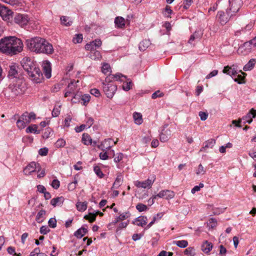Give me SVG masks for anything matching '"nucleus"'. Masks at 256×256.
<instances>
[{
	"mask_svg": "<svg viewBox=\"0 0 256 256\" xmlns=\"http://www.w3.org/2000/svg\"><path fill=\"white\" fill-rule=\"evenodd\" d=\"M23 43L16 36H6L0 40V52L6 54L14 55L21 52Z\"/></svg>",
	"mask_w": 256,
	"mask_h": 256,
	"instance_id": "f257e3e1",
	"label": "nucleus"
},
{
	"mask_svg": "<svg viewBox=\"0 0 256 256\" xmlns=\"http://www.w3.org/2000/svg\"><path fill=\"white\" fill-rule=\"evenodd\" d=\"M26 89V84L22 79H14L3 92L6 97L10 99L23 94Z\"/></svg>",
	"mask_w": 256,
	"mask_h": 256,
	"instance_id": "f03ea898",
	"label": "nucleus"
},
{
	"mask_svg": "<svg viewBox=\"0 0 256 256\" xmlns=\"http://www.w3.org/2000/svg\"><path fill=\"white\" fill-rule=\"evenodd\" d=\"M42 38L34 37L26 40L28 48L32 52L40 54V44H42Z\"/></svg>",
	"mask_w": 256,
	"mask_h": 256,
	"instance_id": "7ed1b4c3",
	"label": "nucleus"
},
{
	"mask_svg": "<svg viewBox=\"0 0 256 256\" xmlns=\"http://www.w3.org/2000/svg\"><path fill=\"white\" fill-rule=\"evenodd\" d=\"M32 81L35 83H40L44 80V76L42 72L39 68L35 66L30 72L28 74Z\"/></svg>",
	"mask_w": 256,
	"mask_h": 256,
	"instance_id": "20e7f679",
	"label": "nucleus"
},
{
	"mask_svg": "<svg viewBox=\"0 0 256 256\" xmlns=\"http://www.w3.org/2000/svg\"><path fill=\"white\" fill-rule=\"evenodd\" d=\"M230 8L226 10L228 16H232L236 13L240 8V0H228Z\"/></svg>",
	"mask_w": 256,
	"mask_h": 256,
	"instance_id": "39448f33",
	"label": "nucleus"
},
{
	"mask_svg": "<svg viewBox=\"0 0 256 256\" xmlns=\"http://www.w3.org/2000/svg\"><path fill=\"white\" fill-rule=\"evenodd\" d=\"M103 90L108 98H113L116 90L117 86L113 84H105L102 82Z\"/></svg>",
	"mask_w": 256,
	"mask_h": 256,
	"instance_id": "423d86ee",
	"label": "nucleus"
},
{
	"mask_svg": "<svg viewBox=\"0 0 256 256\" xmlns=\"http://www.w3.org/2000/svg\"><path fill=\"white\" fill-rule=\"evenodd\" d=\"M13 12L7 7L0 4V16L7 22H10L13 17Z\"/></svg>",
	"mask_w": 256,
	"mask_h": 256,
	"instance_id": "0eeeda50",
	"label": "nucleus"
},
{
	"mask_svg": "<svg viewBox=\"0 0 256 256\" xmlns=\"http://www.w3.org/2000/svg\"><path fill=\"white\" fill-rule=\"evenodd\" d=\"M253 44L254 42L252 39L245 42L242 45L239 47L238 50V53L244 56L248 54L252 51Z\"/></svg>",
	"mask_w": 256,
	"mask_h": 256,
	"instance_id": "6e6552de",
	"label": "nucleus"
},
{
	"mask_svg": "<svg viewBox=\"0 0 256 256\" xmlns=\"http://www.w3.org/2000/svg\"><path fill=\"white\" fill-rule=\"evenodd\" d=\"M41 170L40 165L36 162H30L24 170V174L26 175H30L34 172H39Z\"/></svg>",
	"mask_w": 256,
	"mask_h": 256,
	"instance_id": "1a4fd4ad",
	"label": "nucleus"
},
{
	"mask_svg": "<svg viewBox=\"0 0 256 256\" xmlns=\"http://www.w3.org/2000/svg\"><path fill=\"white\" fill-rule=\"evenodd\" d=\"M40 44V53L46 54H52L54 52V48L52 45L48 42L46 40L42 38Z\"/></svg>",
	"mask_w": 256,
	"mask_h": 256,
	"instance_id": "9d476101",
	"label": "nucleus"
},
{
	"mask_svg": "<svg viewBox=\"0 0 256 256\" xmlns=\"http://www.w3.org/2000/svg\"><path fill=\"white\" fill-rule=\"evenodd\" d=\"M29 20L30 18L26 14H17L14 16V22L18 24L21 26L26 25L28 24Z\"/></svg>",
	"mask_w": 256,
	"mask_h": 256,
	"instance_id": "9b49d317",
	"label": "nucleus"
},
{
	"mask_svg": "<svg viewBox=\"0 0 256 256\" xmlns=\"http://www.w3.org/2000/svg\"><path fill=\"white\" fill-rule=\"evenodd\" d=\"M21 64L28 74L36 66L33 61L28 58H24L21 62Z\"/></svg>",
	"mask_w": 256,
	"mask_h": 256,
	"instance_id": "f8f14e48",
	"label": "nucleus"
},
{
	"mask_svg": "<svg viewBox=\"0 0 256 256\" xmlns=\"http://www.w3.org/2000/svg\"><path fill=\"white\" fill-rule=\"evenodd\" d=\"M174 196V193L173 191L170 190H162L156 195L153 196V199H156V197L160 198H165L167 200L172 199Z\"/></svg>",
	"mask_w": 256,
	"mask_h": 256,
	"instance_id": "ddd939ff",
	"label": "nucleus"
},
{
	"mask_svg": "<svg viewBox=\"0 0 256 256\" xmlns=\"http://www.w3.org/2000/svg\"><path fill=\"white\" fill-rule=\"evenodd\" d=\"M102 44V42L100 39H96L86 44L85 46V48L90 52L96 50V48H100Z\"/></svg>",
	"mask_w": 256,
	"mask_h": 256,
	"instance_id": "4468645a",
	"label": "nucleus"
},
{
	"mask_svg": "<svg viewBox=\"0 0 256 256\" xmlns=\"http://www.w3.org/2000/svg\"><path fill=\"white\" fill-rule=\"evenodd\" d=\"M78 80L76 82L74 80H72L70 82L66 89V92L64 94V97H68V96H72L75 94V90H76V84L78 82Z\"/></svg>",
	"mask_w": 256,
	"mask_h": 256,
	"instance_id": "2eb2a0df",
	"label": "nucleus"
},
{
	"mask_svg": "<svg viewBox=\"0 0 256 256\" xmlns=\"http://www.w3.org/2000/svg\"><path fill=\"white\" fill-rule=\"evenodd\" d=\"M42 69L46 77L47 78H50L52 76L50 63L48 61L44 62L42 64Z\"/></svg>",
	"mask_w": 256,
	"mask_h": 256,
	"instance_id": "dca6fc26",
	"label": "nucleus"
},
{
	"mask_svg": "<svg viewBox=\"0 0 256 256\" xmlns=\"http://www.w3.org/2000/svg\"><path fill=\"white\" fill-rule=\"evenodd\" d=\"M256 116V111L252 108L246 116H243L241 119L244 120V124H251L252 122V118H255Z\"/></svg>",
	"mask_w": 256,
	"mask_h": 256,
	"instance_id": "f3484780",
	"label": "nucleus"
},
{
	"mask_svg": "<svg viewBox=\"0 0 256 256\" xmlns=\"http://www.w3.org/2000/svg\"><path fill=\"white\" fill-rule=\"evenodd\" d=\"M171 130L170 129L164 128L160 136V140L162 142H167L170 137Z\"/></svg>",
	"mask_w": 256,
	"mask_h": 256,
	"instance_id": "a211bd4d",
	"label": "nucleus"
},
{
	"mask_svg": "<svg viewBox=\"0 0 256 256\" xmlns=\"http://www.w3.org/2000/svg\"><path fill=\"white\" fill-rule=\"evenodd\" d=\"M217 18L219 20L220 22L222 24H225L229 20L230 18L232 16L225 14L224 12L222 11H220L218 12Z\"/></svg>",
	"mask_w": 256,
	"mask_h": 256,
	"instance_id": "6ab92c4d",
	"label": "nucleus"
},
{
	"mask_svg": "<svg viewBox=\"0 0 256 256\" xmlns=\"http://www.w3.org/2000/svg\"><path fill=\"white\" fill-rule=\"evenodd\" d=\"M113 140L111 138L104 140L100 145L98 146V148L101 149L102 151H105L106 150H110L111 147V143Z\"/></svg>",
	"mask_w": 256,
	"mask_h": 256,
	"instance_id": "aec40b11",
	"label": "nucleus"
},
{
	"mask_svg": "<svg viewBox=\"0 0 256 256\" xmlns=\"http://www.w3.org/2000/svg\"><path fill=\"white\" fill-rule=\"evenodd\" d=\"M154 180H150L148 179L146 180L143 182L136 181V186L138 188H146L148 187H150L154 182Z\"/></svg>",
	"mask_w": 256,
	"mask_h": 256,
	"instance_id": "412c9836",
	"label": "nucleus"
},
{
	"mask_svg": "<svg viewBox=\"0 0 256 256\" xmlns=\"http://www.w3.org/2000/svg\"><path fill=\"white\" fill-rule=\"evenodd\" d=\"M82 142L86 145L92 144L93 143V146H96V142L94 141L92 142V139L90 136L88 134L84 133L82 134Z\"/></svg>",
	"mask_w": 256,
	"mask_h": 256,
	"instance_id": "4be33fe9",
	"label": "nucleus"
},
{
	"mask_svg": "<svg viewBox=\"0 0 256 256\" xmlns=\"http://www.w3.org/2000/svg\"><path fill=\"white\" fill-rule=\"evenodd\" d=\"M147 218L145 216H140L136 218L134 221L133 222V224H136L138 226L143 227L146 225L147 222Z\"/></svg>",
	"mask_w": 256,
	"mask_h": 256,
	"instance_id": "5701e85b",
	"label": "nucleus"
},
{
	"mask_svg": "<svg viewBox=\"0 0 256 256\" xmlns=\"http://www.w3.org/2000/svg\"><path fill=\"white\" fill-rule=\"evenodd\" d=\"M216 144V140L210 138L204 143V146L201 148L200 152H204L206 148H212Z\"/></svg>",
	"mask_w": 256,
	"mask_h": 256,
	"instance_id": "b1692460",
	"label": "nucleus"
},
{
	"mask_svg": "<svg viewBox=\"0 0 256 256\" xmlns=\"http://www.w3.org/2000/svg\"><path fill=\"white\" fill-rule=\"evenodd\" d=\"M64 200V198L63 196L57 197L52 198L50 201V204L54 207L56 206H61Z\"/></svg>",
	"mask_w": 256,
	"mask_h": 256,
	"instance_id": "393cba45",
	"label": "nucleus"
},
{
	"mask_svg": "<svg viewBox=\"0 0 256 256\" xmlns=\"http://www.w3.org/2000/svg\"><path fill=\"white\" fill-rule=\"evenodd\" d=\"M114 24L118 28H124L125 26V20L122 16H117L115 18Z\"/></svg>",
	"mask_w": 256,
	"mask_h": 256,
	"instance_id": "a878e982",
	"label": "nucleus"
},
{
	"mask_svg": "<svg viewBox=\"0 0 256 256\" xmlns=\"http://www.w3.org/2000/svg\"><path fill=\"white\" fill-rule=\"evenodd\" d=\"M123 182V177L121 174H120L117 176L116 179L115 180L113 184L112 189L113 188H118L122 184Z\"/></svg>",
	"mask_w": 256,
	"mask_h": 256,
	"instance_id": "bb28decb",
	"label": "nucleus"
},
{
	"mask_svg": "<svg viewBox=\"0 0 256 256\" xmlns=\"http://www.w3.org/2000/svg\"><path fill=\"white\" fill-rule=\"evenodd\" d=\"M18 74V70L16 69V66L14 65L10 66L8 74V76L9 78H12L14 80V79H16V78Z\"/></svg>",
	"mask_w": 256,
	"mask_h": 256,
	"instance_id": "cd10ccee",
	"label": "nucleus"
},
{
	"mask_svg": "<svg viewBox=\"0 0 256 256\" xmlns=\"http://www.w3.org/2000/svg\"><path fill=\"white\" fill-rule=\"evenodd\" d=\"M88 232V230L86 228L82 227L74 232V236L78 238H81Z\"/></svg>",
	"mask_w": 256,
	"mask_h": 256,
	"instance_id": "c85d7f7f",
	"label": "nucleus"
},
{
	"mask_svg": "<svg viewBox=\"0 0 256 256\" xmlns=\"http://www.w3.org/2000/svg\"><path fill=\"white\" fill-rule=\"evenodd\" d=\"M213 245L211 242L206 240L202 246V250L206 254H208L212 250Z\"/></svg>",
	"mask_w": 256,
	"mask_h": 256,
	"instance_id": "c756f323",
	"label": "nucleus"
},
{
	"mask_svg": "<svg viewBox=\"0 0 256 256\" xmlns=\"http://www.w3.org/2000/svg\"><path fill=\"white\" fill-rule=\"evenodd\" d=\"M223 72L232 76V78L238 74L237 72L234 68L232 69L231 67L228 66L224 67Z\"/></svg>",
	"mask_w": 256,
	"mask_h": 256,
	"instance_id": "7c9ffc66",
	"label": "nucleus"
},
{
	"mask_svg": "<svg viewBox=\"0 0 256 256\" xmlns=\"http://www.w3.org/2000/svg\"><path fill=\"white\" fill-rule=\"evenodd\" d=\"M46 212L44 210H40L36 216V220L38 223H42L44 222L45 218Z\"/></svg>",
	"mask_w": 256,
	"mask_h": 256,
	"instance_id": "2f4dec72",
	"label": "nucleus"
},
{
	"mask_svg": "<svg viewBox=\"0 0 256 256\" xmlns=\"http://www.w3.org/2000/svg\"><path fill=\"white\" fill-rule=\"evenodd\" d=\"M89 57L93 60H99L102 58V55L99 51L94 50L90 52L89 54Z\"/></svg>",
	"mask_w": 256,
	"mask_h": 256,
	"instance_id": "473e14b6",
	"label": "nucleus"
},
{
	"mask_svg": "<svg viewBox=\"0 0 256 256\" xmlns=\"http://www.w3.org/2000/svg\"><path fill=\"white\" fill-rule=\"evenodd\" d=\"M38 126L36 124H32L28 126L26 130V133H34L38 134L40 132V130H38Z\"/></svg>",
	"mask_w": 256,
	"mask_h": 256,
	"instance_id": "72a5a7b5",
	"label": "nucleus"
},
{
	"mask_svg": "<svg viewBox=\"0 0 256 256\" xmlns=\"http://www.w3.org/2000/svg\"><path fill=\"white\" fill-rule=\"evenodd\" d=\"M256 62L255 59H250L248 62L244 66L243 70L244 71H248L252 70L256 64Z\"/></svg>",
	"mask_w": 256,
	"mask_h": 256,
	"instance_id": "f704fd0d",
	"label": "nucleus"
},
{
	"mask_svg": "<svg viewBox=\"0 0 256 256\" xmlns=\"http://www.w3.org/2000/svg\"><path fill=\"white\" fill-rule=\"evenodd\" d=\"M150 44V41L148 40H144L142 41L139 44V50L140 51L145 50Z\"/></svg>",
	"mask_w": 256,
	"mask_h": 256,
	"instance_id": "c9c22d12",
	"label": "nucleus"
},
{
	"mask_svg": "<svg viewBox=\"0 0 256 256\" xmlns=\"http://www.w3.org/2000/svg\"><path fill=\"white\" fill-rule=\"evenodd\" d=\"M87 204H88V202H78L76 204V207L78 210L79 212H84V210H86Z\"/></svg>",
	"mask_w": 256,
	"mask_h": 256,
	"instance_id": "e433bc0d",
	"label": "nucleus"
},
{
	"mask_svg": "<svg viewBox=\"0 0 256 256\" xmlns=\"http://www.w3.org/2000/svg\"><path fill=\"white\" fill-rule=\"evenodd\" d=\"M133 117L135 123L137 124H140L142 122V115L140 113L135 112L133 114Z\"/></svg>",
	"mask_w": 256,
	"mask_h": 256,
	"instance_id": "4c0bfd02",
	"label": "nucleus"
},
{
	"mask_svg": "<svg viewBox=\"0 0 256 256\" xmlns=\"http://www.w3.org/2000/svg\"><path fill=\"white\" fill-rule=\"evenodd\" d=\"M90 96L88 94H85L80 96V102L83 105L86 106L90 102Z\"/></svg>",
	"mask_w": 256,
	"mask_h": 256,
	"instance_id": "58836bf2",
	"label": "nucleus"
},
{
	"mask_svg": "<svg viewBox=\"0 0 256 256\" xmlns=\"http://www.w3.org/2000/svg\"><path fill=\"white\" fill-rule=\"evenodd\" d=\"M174 244L181 248H185L188 245V242L186 240L174 241Z\"/></svg>",
	"mask_w": 256,
	"mask_h": 256,
	"instance_id": "ea45409f",
	"label": "nucleus"
},
{
	"mask_svg": "<svg viewBox=\"0 0 256 256\" xmlns=\"http://www.w3.org/2000/svg\"><path fill=\"white\" fill-rule=\"evenodd\" d=\"M61 23L66 26H70L72 24V21L70 20L68 17L62 16L60 18Z\"/></svg>",
	"mask_w": 256,
	"mask_h": 256,
	"instance_id": "a19ab883",
	"label": "nucleus"
},
{
	"mask_svg": "<svg viewBox=\"0 0 256 256\" xmlns=\"http://www.w3.org/2000/svg\"><path fill=\"white\" fill-rule=\"evenodd\" d=\"M84 218L88 220L90 222H92L96 220V214L89 212L88 214H86L84 216Z\"/></svg>",
	"mask_w": 256,
	"mask_h": 256,
	"instance_id": "79ce46f5",
	"label": "nucleus"
},
{
	"mask_svg": "<svg viewBox=\"0 0 256 256\" xmlns=\"http://www.w3.org/2000/svg\"><path fill=\"white\" fill-rule=\"evenodd\" d=\"M60 106H55L52 111V114L53 117H57L59 116L60 112Z\"/></svg>",
	"mask_w": 256,
	"mask_h": 256,
	"instance_id": "37998d69",
	"label": "nucleus"
},
{
	"mask_svg": "<svg viewBox=\"0 0 256 256\" xmlns=\"http://www.w3.org/2000/svg\"><path fill=\"white\" fill-rule=\"evenodd\" d=\"M83 37L82 34H77L73 38L72 41L74 44H79L82 41Z\"/></svg>",
	"mask_w": 256,
	"mask_h": 256,
	"instance_id": "c03bdc74",
	"label": "nucleus"
},
{
	"mask_svg": "<svg viewBox=\"0 0 256 256\" xmlns=\"http://www.w3.org/2000/svg\"><path fill=\"white\" fill-rule=\"evenodd\" d=\"M184 254L188 256H194L195 254V250L194 248L189 247L185 250Z\"/></svg>",
	"mask_w": 256,
	"mask_h": 256,
	"instance_id": "a18cd8bd",
	"label": "nucleus"
},
{
	"mask_svg": "<svg viewBox=\"0 0 256 256\" xmlns=\"http://www.w3.org/2000/svg\"><path fill=\"white\" fill-rule=\"evenodd\" d=\"M66 141L63 138H60L55 143V146L58 148H62L66 145Z\"/></svg>",
	"mask_w": 256,
	"mask_h": 256,
	"instance_id": "49530a36",
	"label": "nucleus"
},
{
	"mask_svg": "<svg viewBox=\"0 0 256 256\" xmlns=\"http://www.w3.org/2000/svg\"><path fill=\"white\" fill-rule=\"evenodd\" d=\"M136 208L140 212H142L144 211H146L148 209V207L146 205L142 204V203H138L136 206Z\"/></svg>",
	"mask_w": 256,
	"mask_h": 256,
	"instance_id": "de8ad7c7",
	"label": "nucleus"
},
{
	"mask_svg": "<svg viewBox=\"0 0 256 256\" xmlns=\"http://www.w3.org/2000/svg\"><path fill=\"white\" fill-rule=\"evenodd\" d=\"M94 170L96 174L100 178H102L104 176V174L98 166H95L94 168Z\"/></svg>",
	"mask_w": 256,
	"mask_h": 256,
	"instance_id": "09e8293b",
	"label": "nucleus"
},
{
	"mask_svg": "<svg viewBox=\"0 0 256 256\" xmlns=\"http://www.w3.org/2000/svg\"><path fill=\"white\" fill-rule=\"evenodd\" d=\"M206 173V170L204 167L202 166V164H200L198 166V169L196 170V174L197 175L199 174H204Z\"/></svg>",
	"mask_w": 256,
	"mask_h": 256,
	"instance_id": "8fccbe9b",
	"label": "nucleus"
},
{
	"mask_svg": "<svg viewBox=\"0 0 256 256\" xmlns=\"http://www.w3.org/2000/svg\"><path fill=\"white\" fill-rule=\"evenodd\" d=\"M200 36L198 34V32H195L191 36L188 40V42L190 44H192V42L196 39H200Z\"/></svg>",
	"mask_w": 256,
	"mask_h": 256,
	"instance_id": "3c124183",
	"label": "nucleus"
},
{
	"mask_svg": "<svg viewBox=\"0 0 256 256\" xmlns=\"http://www.w3.org/2000/svg\"><path fill=\"white\" fill-rule=\"evenodd\" d=\"M72 103H76L78 102H80V98L81 94H72Z\"/></svg>",
	"mask_w": 256,
	"mask_h": 256,
	"instance_id": "603ef678",
	"label": "nucleus"
},
{
	"mask_svg": "<svg viewBox=\"0 0 256 256\" xmlns=\"http://www.w3.org/2000/svg\"><path fill=\"white\" fill-rule=\"evenodd\" d=\"M110 66L108 64H104L102 65V71L104 74H106L108 72H110Z\"/></svg>",
	"mask_w": 256,
	"mask_h": 256,
	"instance_id": "864d4df0",
	"label": "nucleus"
},
{
	"mask_svg": "<svg viewBox=\"0 0 256 256\" xmlns=\"http://www.w3.org/2000/svg\"><path fill=\"white\" fill-rule=\"evenodd\" d=\"M26 122H25L22 120H21L20 118L17 120V122H16L17 126L20 129H22V128H24L26 126Z\"/></svg>",
	"mask_w": 256,
	"mask_h": 256,
	"instance_id": "5fc2aeb1",
	"label": "nucleus"
},
{
	"mask_svg": "<svg viewBox=\"0 0 256 256\" xmlns=\"http://www.w3.org/2000/svg\"><path fill=\"white\" fill-rule=\"evenodd\" d=\"M130 216V214L129 212H125L122 214H120V216H118V218L120 220H124Z\"/></svg>",
	"mask_w": 256,
	"mask_h": 256,
	"instance_id": "6e6d98bb",
	"label": "nucleus"
},
{
	"mask_svg": "<svg viewBox=\"0 0 256 256\" xmlns=\"http://www.w3.org/2000/svg\"><path fill=\"white\" fill-rule=\"evenodd\" d=\"M20 119L21 120H22L26 124L30 122V118H28V112H26L23 114L20 117Z\"/></svg>",
	"mask_w": 256,
	"mask_h": 256,
	"instance_id": "4d7b16f0",
	"label": "nucleus"
},
{
	"mask_svg": "<svg viewBox=\"0 0 256 256\" xmlns=\"http://www.w3.org/2000/svg\"><path fill=\"white\" fill-rule=\"evenodd\" d=\"M114 80L122 81L120 78H126V76L122 75L120 73L116 74H112Z\"/></svg>",
	"mask_w": 256,
	"mask_h": 256,
	"instance_id": "13d9d810",
	"label": "nucleus"
},
{
	"mask_svg": "<svg viewBox=\"0 0 256 256\" xmlns=\"http://www.w3.org/2000/svg\"><path fill=\"white\" fill-rule=\"evenodd\" d=\"M50 230L48 228V226H42L40 228V232L43 234H46L49 232Z\"/></svg>",
	"mask_w": 256,
	"mask_h": 256,
	"instance_id": "bf43d9fd",
	"label": "nucleus"
},
{
	"mask_svg": "<svg viewBox=\"0 0 256 256\" xmlns=\"http://www.w3.org/2000/svg\"><path fill=\"white\" fill-rule=\"evenodd\" d=\"M132 82H126V84H124L122 86V89L125 91L129 90L132 87Z\"/></svg>",
	"mask_w": 256,
	"mask_h": 256,
	"instance_id": "052dcab7",
	"label": "nucleus"
},
{
	"mask_svg": "<svg viewBox=\"0 0 256 256\" xmlns=\"http://www.w3.org/2000/svg\"><path fill=\"white\" fill-rule=\"evenodd\" d=\"M48 224L50 227L54 228L56 226V220L54 218H50L48 222Z\"/></svg>",
	"mask_w": 256,
	"mask_h": 256,
	"instance_id": "680f3d73",
	"label": "nucleus"
},
{
	"mask_svg": "<svg viewBox=\"0 0 256 256\" xmlns=\"http://www.w3.org/2000/svg\"><path fill=\"white\" fill-rule=\"evenodd\" d=\"M164 96V94L161 92L160 90H157L154 92L152 95V98L155 99L157 98L162 97Z\"/></svg>",
	"mask_w": 256,
	"mask_h": 256,
	"instance_id": "e2e57ef3",
	"label": "nucleus"
},
{
	"mask_svg": "<svg viewBox=\"0 0 256 256\" xmlns=\"http://www.w3.org/2000/svg\"><path fill=\"white\" fill-rule=\"evenodd\" d=\"M60 181L58 179L54 180L51 184L52 186L54 189H58L60 187Z\"/></svg>",
	"mask_w": 256,
	"mask_h": 256,
	"instance_id": "0e129e2a",
	"label": "nucleus"
},
{
	"mask_svg": "<svg viewBox=\"0 0 256 256\" xmlns=\"http://www.w3.org/2000/svg\"><path fill=\"white\" fill-rule=\"evenodd\" d=\"M48 153V149L46 148H41L38 151V154L42 156H46Z\"/></svg>",
	"mask_w": 256,
	"mask_h": 256,
	"instance_id": "69168bd1",
	"label": "nucleus"
},
{
	"mask_svg": "<svg viewBox=\"0 0 256 256\" xmlns=\"http://www.w3.org/2000/svg\"><path fill=\"white\" fill-rule=\"evenodd\" d=\"M52 132L50 128H47L46 130V132L44 133L42 136L44 138H48L50 137V134Z\"/></svg>",
	"mask_w": 256,
	"mask_h": 256,
	"instance_id": "338daca9",
	"label": "nucleus"
},
{
	"mask_svg": "<svg viewBox=\"0 0 256 256\" xmlns=\"http://www.w3.org/2000/svg\"><path fill=\"white\" fill-rule=\"evenodd\" d=\"M193 3V0H185L184 2V8L188 9Z\"/></svg>",
	"mask_w": 256,
	"mask_h": 256,
	"instance_id": "774afa93",
	"label": "nucleus"
}]
</instances>
